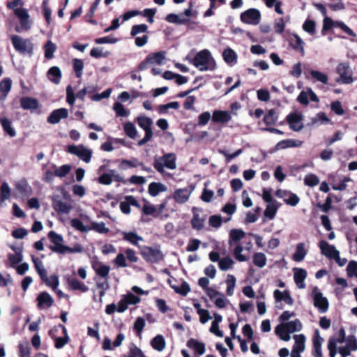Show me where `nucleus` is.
Listing matches in <instances>:
<instances>
[{
	"instance_id": "a211bd4d",
	"label": "nucleus",
	"mask_w": 357,
	"mask_h": 357,
	"mask_svg": "<svg viewBox=\"0 0 357 357\" xmlns=\"http://www.w3.org/2000/svg\"><path fill=\"white\" fill-rule=\"evenodd\" d=\"M282 328L285 329L289 333H293L294 332L300 331L302 329V324L298 319L280 324L275 327V333H279Z\"/></svg>"
},
{
	"instance_id": "39448f33",
	"label": "nucleus",
	"mask_w": 357,
	"mask_h": 357,
	"mask_svg": "<svg viewBox=\"0 0 357 357\" xmlns=\"http://www.w3.org/2000/svg\"><path fill=\"white\" fill-rule=\"evenodd\" d=\"M49 334L55 339V347L57 349L62 348L68 341L67 330L62 324L54 327L50 331Z\"/></svg>"
},
{
	"instance_id": "8fccbe9b",
	"label": "nucleus",
	"mask_w": 357,
	"mask_h": 357,
	"mask_svg": "<svg viewBox=\"0 0 357 357\" xmlns=\"http://www.w3.org/2000/svg\"><path fill=\"white\" fill-rule=\"evenodd\" d=\"M166 20L169 23L176 24H184L189 22L188 18L183 17L180 15L173 13L168 14L166 17Z\"/></svg>"
},
{
	"instance_id": "f3484780",
	"label": "nucleus",
	"mask_w": 357,
	"mask_h": 357,
	"mask_svg": "<svg viewBox=\"0 0 357 357\" xmlns=\"http://www.w3.org/2000/svg\"><path fill=\"white\" fill-rule=\"evenodd\" d=\"M321 253L327 258L334 259L336 255L340 252L335 245L329 244L327 241L322 240L319 243Z\"/></svg>"
},
{
	"instance_id": "6e6d98bb",
	"label": "nucleus",
	"mask_w": 357,
	"mask_h": 357,
	"mask_svg": "<svg viewBox=\"0 0 357 357\" xmlns=\"http://www.w3.org/2000/svg\"><path fill=\"white\" fill-rule=\"evenodd\" d=\"M264 122L267 126L274 125L278 121V115L274 109H270L264 116Z\"/></svg>"
},
{
	"instance_id": "052dcab7",
	"label": "nucleus",
	"mask_w": 357,
	"mask_h": 357,
	"mask_svg": "<svg viewBox=\"0 0 357 357\" xmlns=\"http://www.w3.org/2000/svg\"><path fill=\"white\" fill-rule=\"evenodd\" d=\"M310 75L316 81L320 82L324 84H328V78L326 74L318 70H312Z\"/></svg>"
},
{
	"instance_id": "cd10ccee",
	"label": "nucleus",
	"mask_w": 357,
	"mask_h": 357,
	"mask_svg": "<svg viewBox=\"0 0 357 357\" xmlns=\"http://www.w3.org/2000/svg\"><path fill=\"white\" fill-rule=\"evenodd\" d=\"M289 44L294 50L299 52L302 56L305 55L304 42L298 34H292Z\"/></svg>"
},
{
	"instance_id": "774afa93",
	"label": "nucleus",
	"mask_w": 357,
	"mask_h": 357,
	"mask_svg": "<svg viewBox=\"0 0 357 357\" xmlns=\"http://www.w3.org/2000/svg\"><path fill=\"white\" fill-rule=\"evenodd\" d=\"M347 273L350 278H357V261L352 260L349 262Z\"/></svg>"
},
{
	"instance_id": "f8f14e48",
	"label": "nucleus",
	"mask_w": 357,
	"mask_h": 357,
	"mask_svg": "<svg viewBox=\"0 0 357 357\" xmlns=\"http://www.w3.org/2000/svg\"><path fill=\"white\" fill-rule=\"evenodd\" d=\"M314 305L318 308L319 312L324 313L328 309V302L326 298L323 296L318 287H315L312 291Z\"/></svg>"
},
{
	"instance_id": "79ce46f5",
	"label": "nucleus",
	"mask_w": 357,
	"mask_h": 357,
	"mask_svg": "<svg viewBox=\"0 0 357 357\" xmlns=\"http://www.w3.org/2000/svg\"><path fill=\"white\" fill-rule=\"evenodd\" d=\"M68 283L70 287L73 290H79L82 292H86L89 290L87 286L75 278H69L68 280Z\"/></svg>"
},
{
	"instance_id": "e433bc0d",
	"label": "nucleus",
	"mask_w": 357,
	"mask_h": 357,
	"mask_svg": "<svg viewBox=\"0 0 357 357\" xmlns=\"http://www.w3.org/2000/svg\"><path fill=\"white\" fill-rule=\"evenodd\" d=\"M187 346L194 349L199 355L204 354L206 351L205 344L193 338L188 340Z\"/></svg>"
},
{
	"instance_id": "a18cd8bd",
	"label": "nucleus",
	"mask_w": 357,
	"mask_h": 357,
	"mask_svg": "<svg viewBox=\"0 0 357 357\" xmlns=\"http://www.w3.org/2000/svg\"><path fill=\"white\" fill-rule=\"evenodd\" d=\"M233 247H234V249L232 250L233 255L237 261H238L240 262L248 261V257L245 255L242 254L243 248L240 243H234Z\"/></svg>"
},
{
	"instance_id": "473e14b6",
	"label": "nucleus",
	"mask_w": 357,
	"mask_h": 357,
	"mask_svg": "<svg viewBox=\"0 0 357 357\" xmlns=\"http://www.w3.org/2000/svg\"><path fill=\"white\" fill-rule=\"evenodd\" d=\"M273 296L276 301H284L287 304L290 305L294 303L289 291L285 290L284 291H280L276 289L274 291Z\"/></svg>"
},
{
	"instance_id": "ddd939ff",
	"label": "nucleus",
	"mask_w": 357,
	"mask_h": 357,
	"mask_svg": "<svg viewBox=\"0 0 357 357\" xmlns=\"http://www.w3.org/2000/svg\"><path fill=\"white\" fill-rule=\"evenodd\" d=\"M142 255L147 261L152 263L158 262L163 258V255L159 249L151 247H144Z\"/></svg>"
},
{
	"instance_id": "3c124183",
	"label": "nucleus",
	"mask_w": 357,
	"mask_h": 357,
	"mask_svg": "<svg viewBox=\"0 0 357 357\" xmlns=\"http://www.w3.org/2000/svg\"><path fill=\"white\" fill-rule=\"evenodd\" d=\"M139 165H142V162L136 158H132L130 160H123L121 162L120 167L126 169L127 168L138 167Z\"/></svg>"
},
{
	"instance_id": "7ed1b4c3",
	"label": "nucleus",
	"mask_w": 357,
	"mask_h": 357,
	"mask_svg": "<svg viewBox=\"0 0 357 357\" xmlns=\"http://www.w3.org/2000/svg\"><path fill=\"white\" fill-rule=\"evenodd\" d=\"M139 257L136 252L131 248H126L124 252L119 253L113 262L116 268L130 266V264L137 263Z\"/></svg>"
},
{
	"instance_id": "20e7f679",
	"label": "nucleus",
	"mask_w": 357,
	"mask_h": 357,
	"mask_svg": "<svg viewBox=\"0 0 357 357\" xmlns=\"http://www.w3.org/2000/svg\"><path fill=\"white\" fill-rule=\"evenodd\" d=\"M15 15L17 17L20 25L15 28V30L21 33L22 31H29L31 29L33 21L31 19L29 11L26 8H15Z\"/></svg>"
},
{
	"instance_id": "7c9ffc66",
	"label": "nucleus",
	"mask_w": 357,
	"mask_h": 357,
	"mask_svg": "<svg viewBox=\"0 0 357 357\" xmlns=\"http://www.w3.org/2000/svg\"><path fill=\"white\" fill-rule=\"evenodd\" d=\"M245 233L238 229H233L229 232V245L231 248L234 243H239V241L243 238Z\"/></svg>"
},
{
	"instance_id": "680f3d73",
	"label": "nucleus",
	"mask_w": 357,
	"mask_h": 357,
	"mask_svg": "<svg viewBox=\"0 0 357 357\" xmlns=\"http://www.w3.org/2000/svg\"><path fill=\"white\" fill-rule=\"evenodd\" d=\"M73 67L76 77L80 78L82 75L84 69L83 61L79 59H74L73 60Z\"/></svg>"
},
{
	"instance_id": "4468645a",
	"label": "nucleus",
	"mask_w": 357,
	"mask_h": 357,
	"mask_svg": "<svg viewBox=\"0 0 357 357\" xmlns=\"http://www.w3.org/2000/svg\"><path fill=\"white\" fill-rule=\"evenodd\" d=\"M52 200L53 208L59 213L68 214L73 209L71 204L63 202L59 195H54Z\"/></svg>"
},
{
	"instance_id": "1a4fd4ad",
	"label": "nucleus",
	"mask_w": 357,
	"mask_h": 357,
	"mask_svg": "<svg viewBox=\"0 0 357 357\" xmlns=\"http://www.w3.org/2000/svg\"><path fill=\"white\" fill-rule=\"evenodd\" d=\"M48 238L50 239L52 245H50V249L56 253L65 254V249L66 245H64L63 238L61 235L58 234L54 231H50L48 233Z\"/></svg>"
},
{
	"instance_id": "37998d69",
	"label": "nucleus",
	"mask_w": 357,
	"mask_h": 357,
	"mask_svg": "<svg viewBox=\"0 0 357 357\" xmlns=\"http://www.w3.org/2000/svg\"><path fill=\"white\" fill-rule=\"evenodd\" d=\"M205 219L200 217L199 214L193 210V217L191 220V225L194 229L201 230L204 226Z\"/></svg>"
},
{
	"instance_id": "6e6552de",
	"label": "nucleus",
	"mask_w": 357,
	"mask_h": 357,
	"mask_svg": "<svg viewBox=\"0 0 357 357\" xmlns=\"http://www.w3.org/2000/svg\"><path fill=\"white\" fill-rule=\"evenodd\" d=\"M15 50L23 54H31L33 51V44L29 39H25L17 35L10 37Z\"/></svg>"
},
{
	"instance_id": "f257e3e1",
	"label": "nucleus",
	"mask_w": 357,
	"mask_h": 357,
	"mask_svg": "<svg viewBox=\"0 0 357 357\" xmlns=\"http://www.w3.org/2000/svg\"><path fill=\"white\" fill-rule=\"evenodd\" d=\"M191 63L200 71H213L216 68L215 59L206 49L197 52Z\"/></svg>"
},
{
	"instance_id": "e2e57ef3",
	"label": "nucleus",
	"mask_w": 357,
	"mask_h": 357,
	"mask_svg": "<svg viewBox=\"0 0 357 357\" xmlns=\"http://www.w3.org/2000/svg\"><path fill=\"white\" fill-rule=\"evenodd\" d=\"M56 176L59 178L65 177L70 171L71 166L70 165H63L59 167L54 165Z\"/></svg>"
},
{
	"instance_id": "bb28decb",
	"label": "nucleus",
	"mask_w": 357,
	"mask_h": 357,
	"mask_svg": "<svg viewBox=\"0 0 357 357\" xmlns=\"http://www.w3.org/2000/svg\"><path fill=\"white\" fill-rule=\"evenodd\" d=\"M15 187L22 197H29L31 195L32 188L25 179L16 181Z\"/></svg>"
},
{
	"instance_id": "6ab92c4d",
	"label": "nucleus",
	"mask_w": 357,
	"mask_h": 357,
	"mask_svg": "<svg viewBox=\"0 0 357 357\" xmlns=\"http://www.w3.org/2000/svg\"><path fill=\"white\" fill-rule=\"evenodd\" d=\"M86 94V91L83 89L78 91L75 96L72 86L68 85L66 88V102L73 106L75 104L76 98L84 100Z\"/></svg>"
},
{
	"instance_id": "c756f323",
	"label": "nucleus",
	"mask_w": 357,
	"mask_h": 357,
	"mask_svg": "<svg viewBox=\"0 0 357 357\" xmlns=\"http://www.w3.org/2000/svg\"><path fill=\"white\" fill-rule=\"evenodd\" d=\"M12 86V80L10 78H4L0 82V100H6Z\"/></svg>"
},
{
	"instance_id": "2f4dec72",
	"label": "nucleus",
	"mask_w": 357,
	"mask_h": 357,
	"mask_svg": "<svg viewBox=\"0 0 357 357\" xmlns=\"http://www.w3.org/2000/svg\"><path fill=\"white\" fill-rule=\"evenodd\" d=\"M47 78L54 84H59L62 76L60 68L57 66L51 67L47 74Z\"/></svg>"
},
{
	"instance_id": "393cba45",
	"label": "nucleus",
	"mask_w": 357,
	"mask_h": 357,
	"mask_svg": "<svg viewBox=\"0 0 357 357\" xmlns=\"http://www.w3.org/2000/svg\"><path fill=\"white\" fill-rule=\"evenodd\" d=\"M294 279L298 288L304 289L305 287V280L307 277V271L301 268H294Z\"/></svg>"
},
{
	"instance_id": "4c0bfd02",
	"label": "nucleus",
	"mask_w": 357,
	"mask_h": 357,
	"mask_svg": "<svg viewBox=\"0 0 357 357\" xmlns=\"http://www.w3.org/2000/svg\"><path fill=\"white\" fill-rule=\"evenodd\" d=\"M304 243H300L296 245V251L293 255V259L295 261L299 262L304 259L307 252Z\"/></svg>"
},
{
	"instance_id": "4be33fe9",
	"label": "nucleus",
	"mask_w": 357,
	"mask_h": 357,
	"mask_svg": "<svg viewBox=\"0 0 357 357\" xmlns=\"http://www.w3.org/2000/svg\"><path fill=\"white\" fill-rule=\"evenodd\" d=\"M324 342V339L320 336L319 331L317 329L314 332V335L313 336L312 342H313V348L314 353L313 355L314 357H322V344Z\"/></svg>"
},
{
	"instance_id": "a878e982",
	"label": "nucleus",
	"mask_w": 357,
	"mask_h": 357,
	"mask_svg": "<svg viewBox=\"0 0 357 357\" xmlns=\"http://www.w3.org/2000/svg\"><path fill=\"white\" fill-rule=\"evenodd\" d=\"M137 122L139 126L144 130L146 134L153 135L152 130V126L153 122L150 117L139 116L137 118Z\"/></svg>"
},
{
	"instance_id": "f704fd0d",
	"label": "nucleus",
	"mask_w": 357,
	"mask_h": 357,
	"mask_svg": "<svg viewBox=\"0 0 357 357\" xmlns=\"http://www.w3.org/2000/svg\"><path fill=\"white\" fill-rule=\"evenodd\" d=\"M222 56L225 61L230 66H234L237 63V54L229 47L223 51Z\"/></svg>"
},
{
	"instance_id": "c85d7f7f",
	"label": "nucleus",
	"mask_w": 357,
	"mask_h": 357,
	"mask_svg": "<svg viewBox=\"0 0 357 357\" xmlns=\"http://www.w3.org/2000/svg\"><path fill=\"white\" fill-rule=\"evenodd\" d=\"M121 234L123 236L124 241L135 246L138 245L139 242L144 241L143 238L135 231H121Z\"/></svg>"
},
{
	"instance_id": "f03ea898",
	"label": "nucleus",
	"mask_w": 357,
	"mask_h": 357,
	"mask_svg": "<svg viewBox=\"0 0 357 357\" xmlns=\"http://www.w3.org/2000/svg\"><path fill=\"white\" fill-rule=\"evenodd\" d=\"M153 167L160 174L165 172V168L174 170L176 168V155L175 153H165L162 156H155Z\"/></svg>"
},
{
	"instance_id": "9b49d317",
	"label": "nucleus",
	"mask_w": 357,
	"mask_h": 357,
	"mask_svg": "<svg viewBox=\"0 0 357 357\" xmlns=\"http://www.w3.org/2000/svg\"><path fill=\"white\" fill-rule=\"evenodd\" d=\"M68 151L82 159L85 162L91 161L92 151L83 145H71L68 146Z\"/></svg>"
},
{
	"instance_id": "69168bd1",
	"label": "nucleus",
	"mask_w": 357,
	"mask_h": 357,
	"mask_svg": "<svg viewBox=\"0 0 357 357\" xmlns=\"http://www.w3.org/2000/svg\"><path fill=\"white\" fill-rule=\"evenodd\" d=\"M70 223H71V226L73 228H75V229H77L79 231L87 232V231H90L89 226L84 225L82 223V222L77 218L72 219L70 221Z\"/></svg>"
},
{
	"instance_id": "09e8293b",
	"label": "nucleus",
	"mask_w": 357,
	"mask_h": 357,
	"mask_svg": "<svg viewBox=\"0 0 357 357\" xmlns=\"http://www.w3.org/2000/svg\"><path fill=\"white\" fill-rule=\"evenodd\" d=\"M151 346L158 351H162L165 347V341L162 335H158L151 340Z\"/></svg>"
},
{
	"instance_id": "603ef678",
	"label": "nucleus",
	"mask_w": 357,
	"mask_h": 357,
	"mask_svg": "<svg viewBox=\"0 0 357 357\" xmlns=\"http://www.w3.org/2000/svg\"><path fill=\"white\" fill-rule=\"evenodd\" d=\"M124 132L126 135L131 138L135 139L137 136L138 132L135 126V125L131 122H127L123 125Z\"/></svg>"
},
{
	"instance_id": "864d4df0",
	"label": "nucleus",
	"mask_w": 357,
	"mask_h": 357,
	"mask_svg": "<svg viewBox=\"0 0 357 357\" xmlns=\"http://www.w3.org/2000/svg\"><path fill=\"white\" fill-rule=\"evenodd\" d=\"M278 206L277 203L268 204L264 211V216L270 220H273L278 211Z\"/></svg>"
},
{
	"instance_id": "412c9836",
	"label": "nucleus",
	"mask_w": 357,
	"mask_h": 357,
	"mask_svg": "<svg viewBox=\"0 0 357 357\" xmlns=\"http://www.w3.org/2000/svg\"><path fill=\"white\" fill-rule=\"evenodd\" d=\"M231 119V113L226 110H214L212 115V121L214 123H227Z\"/></svg>"
},
{
	"instance_id": "338daca9",
	"label": "nucleus",
	"mask_w": 357,
	"mask_h": 357,
	"mask_svg": "<svg viewBox=\"0 0 357 357\" xmlns=\"http://www.w3.org/2000/svg\"><path fill=\"white\" fill-rule=\"evenodd\" d=\"M113 109L118 116L126 117L130 114V112L119 102L114 104Z\"/></svg>"
},
{
	"instance_id": "2eb2a0df",
	"label": "nucleus",
	"mask_w": 357,
	"mask_h": 357,
	"mask_svg": "<svg viewBox=\"0 0 357 357\" xmlns=\"http://www.w3.org/2000/svg\"><path fill=\"white\" fill-rule=\"evenodd\" d=\"M303 117L301 113L291 112L287 115L286 120L292 130L298 132L303 128L302 123Z\"/></svg>"
},
{
	"instance_id": "ea45409f",
	"label": "nucleus",
	"mask_w": 357,
	"mask_h": 357,
	"mask_svg": "<svg viewBox=\"0 0 357 357\" xmlns=\"http://www.w3.org/2000/svg\"><path fill=\"white\" fill-rule=\"evenodd\" d=\"M11 190L8 183L3 182L0 186V206H3V202L10 197Z\"/></svg>"
},
{
	"instance_id": "0e129e2a",
	"label": "nucleus",
	"mask_w": 357,
	"mask_h": 357,
	"mask_svg": "<svg viewBox=\"0 0 357 357\" xmlns=\"http://www.w3.org/2000/svg\"><path fill=\"white\" fill-rule=\"evenodd\" d=\"M45 57L47 59L53 58L54 53L56 51V46L52 41L49 40L45 45Z\"/></svg>"
},
{
	"instance_id": "58836bf2",
	"label": "nucleus",
	"mask_w": 357,
	"mask_h": 357,
	"mask_svg": "<svg viewBox=\"0 0 357 357\" xmlns=\"http://www.w3.org/2000/svg\"><path fill=\"white\" fill-rule=\"evenodd\" d=\"M0 123L3 131L10 137L16 135V131L12 126V122L7 118L0 119Z\"/></svg>"
},
{
	"instance_id": "5fc2aeb1",
	"label": "nucleus",
	"mask_w": 357,
	"mask_h": 357,
	"mask_svg": "<svg viewBox=\"0 0 357 357\" xmlns=\"http://www.w3.org/2000/svg\"><path fill=\"white\" fill-rule=\"evenodd\" d=\"M180 107L179 102L177 101L171 102L167 104L160 105L158 106V111L161 114L168 112L169 109H178Z\"/></svg>"
},
{
	"instance_id": "dca6fc26",
	"label": "nucleus",
	"mask_w": 357,
	"mask_h": 357,
	"mask_svg": "<svg viewBox=\"0 0 357 357\" xmlns=\"http://www.w3.org/2000/svg\"><path fill=\"white\" fill-rule=\"evenodd\" d=\"M193 190L192 187L176 189L174 192L173 198L179 204H185L188 201Z\"/></svg>"
},
{
	"instance_id": "b1692460",
	"label": "nucleus",
	"mask_w": 357,
	"mask_h": 357,
	"mask_svg": "<svg viewBox=\"0 0 357 357\" xmlns=\"http://www.w3.org/2000/svg\"><path fill=\"white\" fill-rule=\"evenodd\" d=\"M38 307L40 309H47L54 303L52 297L46 291L40 293L37 297Z\"/></svg>"
},
{
	"instance_id": "c9c22d12",
	"label": "nucleus",
	"mask_w": 357,
	"mask_h": 357,
	"mask_svg": "<svg viewBox=\"0 0 357 357\" xmlns=\"http://www.w3.org/2000/svg\"><path fill=\"white\" fill-rule=\"evenodd\" d=\"M148 190L151 196L156 197L160 192H165L167 187L161 183L152 182L149 184Z\"/></svg>"
},
{
	"instance_id": "c03bdc74",
	"label": "nucleus",
	"mask_w": 357,
	"mask_h": 357,
	"mask_svg": "<svg viewBox=\"0 0 357 357\" xmlns=\"http://www.w3.org/2000/svg\"><path fill=\"white\" fill-rule=\"evenodd\" d=\"M253 264L258 268H264L267 263V257L263 252H256L252 257Z\"/></svg>"
},
{
	"instance_id": "bf43d9fd",
	"label": "nucleus",
	"mask_w": 357,
	"mask_h": 357,
	"mask_svg": "<svg viewBox=\"0 0 357 357\" xmlns=\"http://www.w3.org/2000/svg\"><path fill=\"white\" fill-rule=\"evenodd\" d=\"M94 269L97 275L105 279L107 278L110 271L109 266L103 264H98Z\"/></svg>"
},
{
	"instance_id": "de8ad7c7",
	"label": "nucleus",
	"mask_w": 357,
	"mask_h": 357,
	"mask_svg": "<svg viewBox=\"0 0 357 357\" xmlns=\"http://www.w3.org/2000/svg\"><path fill=\"white\" fill-rule=\"evenodd\" d=\"M294 339L295 340V344L292 350L303 352L305 349V337L302 334L295 335H294Z\"/></svg>"
},
{
	"instance_id": "72a5a7b5",
	"label": "nucleus",
	"mask_w": 357,
	"mask_h": 357,
	"mask_svg": "<svg viewBox=\"0 0 357 357\" xmlns=\"http://www.w3.org/2000/svg\"><path fill=\"white\" fill-rule=\"evenodd\" d=\"M303 144V142L298 139H285L279 142L276 144L277 149H284L291 147H299Z\"/></svg>"
},
{
	"instance_id": "9d476101",
	"label": "nucleus",
	"mask_w": 357,
	"mask_h": 357,
	"mask_svg": "<svg viewBox=\"0 0 357 357\" xmlns=\"http://www.w3.org/2000/svg\"><path fill=\"white\" fill-rule=\"evenodd\" d=\"M241 20L245 24L257 25L260 22L261 13L258 9L250 8L241 14Z\"/></svg>"
},
{
	"instance_id": "4d7b16f0",
	"label": "nucleus",
	"mask_w": 357,
	"mask_h": 357,
	"mask_svg": "<svg viewBox=\"0 0 357 357\" xmlns=\"http://www.w3.org/2000/svg\"><path fill=\"white\" fill-rule=\"evenodd\" d=\"M90 230L96 231L99 234H107L109 232V228L105 227V224L103 222H93L89 225Z\"/></svg>"
},
{
	"instance_id": "423d86ee",
	"label": "nucleus",
	"mask_w": 357,
	"mask_h": 357,
	"mask_svg": "<svg viewBox=\"0 0 357 357\" xmlns=\"http://www.w3.org/2000/svg\"><path fill=\"white\" fill-rule=\"evenodd\" d=\"M336 73L339 75L337 79V82L344 84H350L354 82L353 72L349 63H339L336 67Z\"/></svg>"
},
{
	"instance_id": "49530a36",
	"label": "nucleus",
	"mask_w": 357,
	"mask_h": 357,
	"mask_svg": "<svg viewBox=\"0 0 357 357\" xmlns=\"http://www.w3.org/2000/svg\"><path fill=\"white\" fill-rule=\"evenodd\" d=\"M32 261L35 268L40 278L42 279L43 278H46V275L47 273L43 261L39 258L35 257H32Z\"/></svg>"
},
{
	"instance_id": "aec40b11",
	"label": "nucleus",
	"mask_w": 357,
	"mask_h": 357,
	"mask_svg": "<svg viewBox=\"0 0 357 357\" xmlns=\"http://www.w3.org/2000/svg\"><path fill=\"white\" fill-rule=\"evenodd\" d=\"M68 116V111L65 108L54 109L47 118V122L51 124L58 123L61 119H66Z\"/></svg>"
},
{
	"instance_id": "a19ab883",
	"label": "nucleus",
	"mask_w": 357,
	"mask_h": 357,
	"mask_svg": "<svg viewBox=\"0 0 357 357\" xmlns=\"http://www.w3.org/2000/svg\"><path fill=\"white\" fill-rule=\"evenodd\" d=\"M20 102L22 107L24 109H35L38 106L36 99L29 97L22 98Z\"/></svg>"
},
{
	"instance_id": "13d9d810",
	"label": "nucleus",
	"mask_w": 357,
	"mask_h": 357,
	"mask_svg": "<svg viewBox=\"0 0 357 357\" xmlns=\"http://www.w3.org/2000/svg\"><path fill=\"white\" fill-rule=\"evenodd\" d=\"M303 29L308 34L314 36L316 34L315 22L312 20L307 19L303 24Z\"/></svg>"
},
{
	"instance_id": "0eeeda50",
	"label": "nucleus",
	"mask_w": 357,
	"mask_h": 357,
	"mask_svg": "<svg viewBox=\"0 0 357 357\" xmlns=\"http://www.w3.org/2000/svg\"><path fill=\"white\" fill-rule=\"evenodd\" d=\"M166 59V52L160 51L155 53L149 54L145 60L140 63L138 66L139 70H144L151 65H162Z\"/></svg>"
},
{
	"instance_id": "5701e85b",
	"label": "nucleus",
	"mask_w": 357,
	"mask_h": 357,
	"mask_svg": "<svg viewBox=\"0 0 357 357\" xmlns=\"http://www.w3.org/2000/svg\"><path fill=\"white\" fill-rule=\"evenodd\" d=\"M324 342V339L320 336L319 331L317 329L314 332V335L313 336L312 342H313V348L314 353L313 355L314 357H322V344Z\"/></svg>"
}]
</instances>
